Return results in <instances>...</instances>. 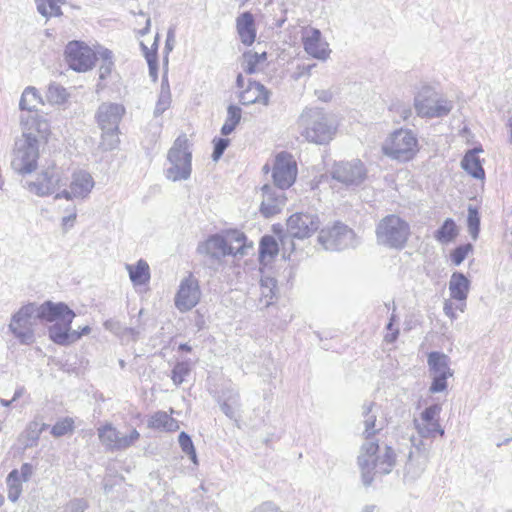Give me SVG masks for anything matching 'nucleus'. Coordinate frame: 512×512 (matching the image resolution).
Segmentation results:
<instances>
[{"instance_id": "27", "label": "nucleus", "mask_w": 512, "mask_h": 512, "mask_svg": "<svg viewBox=\"0 0 512 512\" xmlns=\"http://www.w3.org/2000/svg\"><path fill=\"white\" fill-rule=\"evenodd\" d=\"M219 402L223 413L228 418L237 421L239 417L238 412L241 406L239 393L232 389H228L222 393Z\"/></svg>"}, {"instance_id": "15", "label": "nucleus", "mask_w": 512, "mask_h": 512, "mask_svg": "<svg viewBox=\"0 0 512 512\" xmlns=\"http://www.w3.org/2000/svg\"><path fill=\"white\" fill-rule=\"evenodd\" d=\"M320 220L315 214L295 213L287 220V233L291 238L305 239L319 229Z\"/></svg>"}, {"instance_id": "11", "label": "nucleus", "mask_w": 512, "mask_h": 512, "mask_svg": "<svg viewBox=\"0 0 512 512\" xmlns=\"http://www.w3.org/2000/svg\"><path fill=\"white\" fill-rule=\"evenodd\" d=\"M318 242L325 250L342 251L356 248L359 239L350 227L341 222H336L332 227L322 229L319 232Z\"/></svg>"}, {"instance_id": "54", "label": "nucleus", "mask_w": 512, "mask_h": 512, "mask_svg": "<svg viewBox=\"0 0 512 512\" xmlns=\"http://www.w3.org/2000/svg\"><path fill=\"white\" fill-rule=\"evenodd\" d=\"M22 482L24 481L21 479L20 473L17 469H13L6 478L7 487L22 486Z\"/></svg>"}, {"instance_id": "34", "label": "nucleus", "mask_w": 512, "mask_h": 512, "mask_svg": "<svg viewBox=\"0 0 512 512\" xmlns=\"http://www.w3.org/2000/svg\"><path fill=\"white\" fill-rule=\"evenodd\" d=\"M279 252V246L276 239L271 235H264L259 244V259L264 262L266 258L269 260L274 258Z\"/></svg>"}, {"instance_id": "62", "label": "nucleus", "mask_w": 512, "mask_h": 512, "mask_svg": "<svg viewBox=\"0 0 512 512\" xmlns=\"http://www.w3.org/2000/svg\"><path fill=\"white\" fill-rule=\"evenodd\" d=\"M443 311L446 316H448L451 320H454L456 318V314L454 312L453 305L450 301L446 300L444 302Z\"/></svg>"}, {"instance_id": "17", "label": "nucleus", "mask_w": 512, "mask_h": 512, "mask_svg": "<svg viewBox=\"0 0 512 512\" xmlns=\"http://www.w3.org/2000/svg\"><path fill=\"white\" fill-rule=\"evenodd\" d=\"M272 176L277 188L280 190L289 188L295 182L297 176L295 161L285 153L278 154Z\"/></svg>"}, {"instance_id": "59", "label": "nucleus", "mask_w": 512, "mask_h": 512, "mask_svg": "<svg viewBox=\"0 0 512 512\" xmlns=\"http://www.w3.org/2000/svg\"><path fill=\"white\" fill-rule=\"evenodd\" d=\"M95 53L96 57L98 56L102 62L114 61L112 51L107 48L99 47Z\"/></svg>"}, {"instance_id": "21", "label": "nucleus", "mask_w": 512, "mask_h": 512, "mask_svg": "<svg viewBox=\"0 0 512 512\" xmlns=\"http://www.w3.org/2000/svg\"><path fill=\"white\" fill-rule=\"evenodd\" d=\"M262 195L260 211L265 217H271L281 211L285 204V197L281 191H276L266 184L262 187Z\"/></svg>"}, {"instance_id": "1", "label": "nucleus", "mask_w": 512, "mask_h": 512, "mask_svg": "<svg viewBox=\"0 0 512 512\" xmlns=\"http://www.w3.org/2000/svg\"><path fill=\"white\" fill-rule=\"evenodd\" d=\"M375 404L373 402L364 403L362 406V416L364 417V436L366 441L361 445L357 457V464L361 471V478L364 486H370L374 480L375 474H389L396 464V454L392 447L385 446L384 452L378 455L379 445L375 441L369 440L377 432L382 430L376 424L377 416L373 413Z\"/></svg>"}, {"instance_id": "8", "label": "nucleus", "mask_w": 512, "mask_h": 512, "mask_svg": "<svg viewBox=\"0 0 512 512\" xmlns=\"http://www.w3.org/2000/svg\"><path fill=\"white\" fill-rule=\"evenodd\" d=\"M43 307L44 303H28L12 315L8 328L20 344L31 345L35 342V321L42 320L40 310Z\"/></svg>"}, {"instance_id": "47", "label": "nucleus", "mask_w": 512, "mask_h": 512, "mask_svg": "<svg viewBox=\"0 0 512 512\" xmlns=\"http://www.w3.org/2000/svg\"><path fill=\"white\" fill-rule=\"evenodd\" d=\"M471 244L460 245L456 247L450 254L451 261L454 265L459 266L467 257L468 253L472 251Z\"/></svg>"}, {"instance_id": "46", "label": "nucleus", "mask_w": 512, "mask_h": 512, "mask_svg": "<svg viewBox=\"0 0 512 512\" xmlns=\"http://www.w3.org/2000/svg\"><path fill=\"white\" fill-rule=\"evenodd\" d=\"M74 421L71 418H64L54 424L51 434L55 437H61L73 430Z\"/></svg>"}, {"instance_id": "6", "label": "nucleus", "mask_w": 512, "mask_h": 512, "mask_svg": "<svg viewBox=\"0 0 512 512\" xmlns=\"http://www.w3.org/2000/svg\"><path fill=\"white\" fill-rule=\"evenodd\" d=\"M38 135L29 128L15 141L11 156V168L18 174L25 175L37 169L39 158Z\"/></svg>"}, {"instance_id": "10", "label": "nucleus", "mask_w": 512, "mask_h": 512, "mask_svg": "<svg viewBox=\"0 0 512 512\" xmlns=\"http://www.w3.org/2000/svg\"><path fill=\"white\" fill-rule=\"evenodd\" d=\"M382 150L386 156L406 162L413 159L418 152V139L411 130L401 128L389 135Z\"/></svg>"}, {"instance_id": "55", "label": "nucleus", "mask_w": 512, "mask_h": 512, "mask_svg": "<svg viewBox=\"0 0 512 512\" xmlns=\"http://www.w3.org/2000/svg\"><path fill=\"white\" fill-rule=\"evenodd\" d=\"M114 61L102 62L99 67V78L105 80L112 72Z\"/></svg>"}, {"instance_id": "44", "label": "nucleus", "mask_w": 512, "mask_h": 512, "mask_svg": "<svg viewBox=\"0 0 512 512\" xmlns=\"http://www.w3.org/2000/svg\"><path fill=\"white\" fill-rule=\"evenodd\" d=\"M190 372L191 368L188 362H178L172 370L171 379L176 386H179L184 382L185 377L188 376Z\"/></svg>"}, {"instance_id": "53", "label": "nucleus", "mask_w": 512, "mask_h": 512, "mask_svg": "<svg viewBox=\"0 0 512 512\" xmlns=\"http://www.w3.org/2000/svg\"><path fill=\"white\" fill-rule=\"evenodd\" d=\"M67 508L71 512H84L88 508V502L83 498L72 499Z\"/></svg>"}, {"instance_id": "35", "label": "nucleus", "mask_w": 512, "mask_h": 512, "mask_svg": "<svg viewBox=\"0 0 512 512\" xmlns=\"http://www.w3.org/2000/svg\"><path fill=\"white\" fill-rule=\"evenodd\" d=\"M458 230L453 219L447 218L441 227L436 230L434 237L440 243H449L457 236Z\"/></svg>"}, {"instance_id": "4", "label": "nucleus", "mask_w": 512, "mask_h": 512, "mask_svg": "<svg viewBox=\"0 0 512 512\" xmlns=\"http://www.w3.org/2000/svg\"><path fill=\"white\" fill-rule=\"evenodd\" d=\"M229 242L221 235L214 234L198 245L197 251L213 260L220 261L227 255H246L247 249L253 247L252 242L246 244V236L239 231L228 234Z\"/></svg>"}, {"instance_id": "57", "label": "nucleus", "mask_w": 512, "mask_h": 512, "mask_svg": "<svg viewBox=\"0 0 512 512\" xmlns=\"http://www.w3.org/2000/svg\"><path fill=\"white\" fill-rule=\"evenodd\" d=\"M18 471L20 473L21 479L24 482H27V481L30 480V478H31V476L33 474L34 468H33L32 464L24 463V464H22L20 470H18Z\"/></svg>"}, {"instance_id": "23", "label": "nucleus", "mask_w": 512, "mask_h": 512, "mask_svg": "<svg viewBox=\"0 0 512 512\" xmlns=\"http://www.w3.org/2000/svg\"><path fill=\"white\" fill-rule=\"evenodd\" d=\"M271 92L258 81H249L246 90L239 95V100L243 105L261 103L265 106L269 104Z\"/></svg>"}, {"instance_id": "9", "label": "nucleus", "mask_w": 512, "mask_h": 512, "mask_svg": "<svg viewBox=\"0 0 512 512\" xmlns=\"http://www.w3.org/2000/svg\"><path fill=\"white\" fill-rule=\"evenodd\" d=\"M170 166L166 169V177L173 181L187 180L192 171V152L186 135H180L174 141L167 154Z\"/></svg>"}, {"instance_id": "61", "label": "nucleus", "mask_w": 512, "mask_h": 512, "mask_svg": "<svg viewBox=\"0 0 512 512\" xmlns=\"http://www.w3.org/2000/svg\"><path fill=\"white\" fill-rule=\"evenodd\" d=\"M315 66H316V64H309V65L302 64V65H298L297 66L298 73H297V76L295 77V79H299L300 77H302L304 75H310L311 74V70Z\"/></svg>"}, {"instance_id": "64", "label": "nucleus", "mask_w": 512, "mask_h": 512, "mask_svg": "<svg viewBox=\"0 0 512 512\" xmlns=\"http://www.w3.org/2000/svg\"><path fill=\"white\" fill-rule=\"evenodd\" d=\"M76 212L75 210L73 211V213H71L70 215L66 216V217H63L62 219V225L63 226H73V223L74 221L76 220Z\"/></svg>"}, {"instance_id": "41", "label": "nucleus", "mask_w": 512, "mask_h": 512, "mask_svg": "<svg viewBox=\"0 0 512 512\" xmlns=\"http://www.w3.org/2000/svg\"><path fill=\"white\" fill-rule=\"evenodd\" d=\"M178 442L182 452L185 453L195 465H198L195 446L190 435L186 432H181L178 436Z\"/></svg>"}, {"instance_id": "7", "label": "nucleus", "mask_w": 512, "mask_h": 512, "mask_svg": "<svg viewBox=\"0 0 512 512\" xmlns=\"http://www.w3.org/2000/svg\"><path fill=\"white\" fill-rule=\"evenodd\" d=\"M125 107L119 103L104 102L96 112V121L102 130L101 147L103 150L109 151L115 149L119 144V124Z\"/></svg>"}, {"instance_id": "60", "label": "nucleus", "mask_w": 512, "mask_h": 512, "mask_svg": "<svg viewBox=\"0 0 512 512\" xmlns=\"http://www.w3.org/2000/svg\"><path fill=\"white\" fill-rule=\"evenodd\" d=\"M22 493V486L8 487V499L11 502H16Z\"/></svg>"}, {"instance_id": "48", "label": "nucleus", "mask_w": 512, "mask_h": 512, "mask_svg": "<svg viewBox=\"0 0 512 512\" xmlns=\"http://www.w3.org/2000/svg\"><path fill=\"white\" fill-rule=\"evenodd\" d=\"M242 116V110L240 107L236 105H229L227 108V123H230L233 127L236 128V126L239 124Z\"/></svg>"}, {"instance_id": "14", "label": "nucleus", "mask_w": 512, "mask_h": 512, "mask_svg": "<svg viewBox=\"0 0 512 512\" xmlns=\"http://www.w3.org/2000/svg\"><path fill=\"white\" fill-rule=\"evenodd\" d=\"M330 173L332 179L346 186H358L365 180L367 171L360 160H353L335 163Z\"/></svg>"}, {"instance_id": "13", "label": "nucleus", "mask_w": 512, "mask_h": 512, "mask_svg": "<svg viewBox=\"0 0 512 512\" xmlns=\"http://www.w3.org/2000/svg\"><path fill=\"white\" fill-rule=\"evenodd\" d=\"M97 433L101 444L108 451L125 450L140 438V434L136 429H132L127 435H123L111 424L99 427Z\"/></svg>"}, {"instance_id": "36", "label": "nucleus", "mask_w": 512, "mask_h": 512, "mask_svg": "<svg viewBox=\"0 0 512 512\" xmlns=\"http://www.w3.org/2000/svg\"><path fill=\"white\" fill-rule=\"evenodd\" d=\"M437 99V94L430 88L423 89L414 99V107L417 114L420 116V106L426 108V110H432Z\"/></svg>"}, {"instance_id": "38", "label": "nucleus", "mask_w": 512, "mask_h": 512, "mask_svg": "<svg viewBox=\"0 0 512 512\" xmlns=\"http://www.w3.org/2000/svg\"><path fill=\"white\" fill-rule=\"evenodd\" d=\"M276 288L277 281L274 278L265 277L261 279V301L263 302L264 306L268 307L272 304V300L275 297Z\"/></svg>"}, {"instance_id": "39", "label": "nucleus", "mask_w": 512, "mask_h": 512, "mask_svg": "<svg viewBox=\"0 0 512 512\" xmlns=\"http://www.w3.org/2000/svg\"><path fill=\"white\" fill-rule=\"evenodd\" d=\"M441 412V406L438 404L431 405L427 407L422 413H421V421L425 423H429L432 425L433 429H438V433L443 436L444 435V429L441 428L438 420V416Z\"/></svg>"}, {"instance_id": "56", "label": "nucleus", "mask_w": 512, "mask_h": 512, "mask_svg": "<svg viewBox=\"0 0 512 512\" xmlns=\"http://www.w3.org/2000/svg\"><path fill=\"white\" fill-rule=\"evenodd\" d=\"M386 329L388 331H390L389 333H387L385 336H384V340L387 342V343H393L397 340L398 336H399V329L398 328H394V324L391 323V322H388V324L386 325Z\"/></svg>"}, {"instance_id": "24", "label": "nucleus", "mask_w": 512, "mask_h": 512, "mask_svg": "<svg viewBox=\"0 0 512 512\" xmlns=\"http://www.w3.org/2000/svg\"><path fill=\"white\" fill-rule=\"evenodd\" d=\"M236 30L241 42L246 46H251L256 38L255 19L251 12L241 13L236 18Z\"/></svg>"}, {"instance_id": "40", "label": "nucleus", "mask_w": 512, "mask_h": 512, "mask_svg": "<svg viewBox=\"0 0 512 512\" xmlns=\"http://www.w3.org/2000/svg\"><path fill=\"white\" fill-rule=\"evenodd\" d=\"M67 98L68 93L62 85L55 82L49 84L46 92V99L49 103L60 105L63 104Z\"/></svg>"}, {"instance_id": "52", "label": "nucleus", "mask_w": 512, "mask_h": 512, "mask_svg": "<svg viewBox=\"0 0 512 512\" xmlns=\"http://www.w3.org/2000/svg\"><path fill=\"white\" fill-rule=\"evenodd\" d=\"M391 110H393L396 114H398L399 117L403 121L408 120L411 117V115H412L411 107L408 104H405V103L394 104L392 106Z\"/></svg>"}, {"instance_id": "31", "label": "nucleus", "mask_w": 512, "mask_h": 512, "mask_svg": "<svg viewBox=\"0 0 512 512\" xmlns=\"http://www.w3.org/2000/svg\"><path fill=\"white\" fill-rule=\"evenodd\" d=\"M43 99L35 87L29 86L22 93L19 107L21 110L33 111L37 106L43 104Z\"/></svg>"}, {"instance_id": "5", "label": "nucleus", "mask_w": 512, "mask_h": 512, "mask_svg": "<svg viewBox=\"0 0 512 512\" xmlns=\"http://www.w3.org/2000/svg\"><path fill=\"white\" fill-rule=\"evenodd\" d=\"M410 234L409 223L397 214L386 215L376 224L375 228L377 243L388 249H403Z\"/></svg>"}, {"instance_id": "26", "label": "nucleus", "mask_w": 512, "mask_h": 512, "mask_svg": "<svg viewBox=\"0 0 512 512\" xmlns=\"http://www.w3.org/2000/svg\"><path fill=\"white\" fill-rule=\"evenodd\" d=\"M449 362L450 358L442 352L433 351L428 354L427 363L432 375L453 376Z\"/></svg>"}, {"instance_id": "45", "label": "nucleus", "mask_w": 512, "mask_h": 512, "mask_svg": "<svg viewBox=\"0 0 512 512\" xmlns=\"http://www.w3.org/2000/svg\"><path fill=\"white\" fill-rule=\"evenodd\" d=\"M467 223L471 237L476 239L480 230V217L477 209L469 207Z\"/></svg>"}, {"instance_id": "19", "label": "nucleus", "mask_w": 512, "mask_h": 512, "mask_svg": "<svg viewBox=\"0 0 512 512\" xmlns=\"http://www.w3.org/2000/svg\"><path fill=\"white\" fill-rule=\"evenodd\" d=\"M62 186H65V183L62 182L59 173L50 169L43 171L36 181H27L24 185L30 192L38 196L53 194Z\"/></svg>"}, {"instance_id": "30", "label": "nucleus", "mask_w": 512, "mask_h": 512, "mask_svg": "<svg viewBox=\"0 0 512 512\" xmlns=\"http://www.w3.org/2000/svg\"><path fill=\"white\" fill-rule=\"evenodd\" d=\"M130 280L134 285H144L150 279L149 265L139 260L135 266L127 265Z\"/></svg>"}, {"instance_id": "22", "label": "nucleus", "mask_w": 512, "mask_h": 512, "mask_svg": "<svg viewBox=\"0 0 512 512\" xmlns=\"http://www.w3.org/2000/svg\"><path fill=\"white\" fill-rule=\"evenodd\" d=\"M304 50L313 58L325 61L330 54L328 44L321 39V32L318 29H311L303 37Z\"/></svg>"}, {"instance_id": "3", "label": "nucleus", "mask_w": 512, "mask_h": 512, "mask_svg": "<svg viewBox=\"0 0 512 512\" xmlns=\"http://www.w3.org/2000/svg\"><path fill=\"white\" fill-rule=\"evenodd\" d=\"M302 129L301 135L309 142L327 144L336 132V124L332 117L321 108L305 109L298 120Z\"/></svg>"}, {"instance_id": "42", "label": "nucleus", "mask_w": 512, "mask_h": 512, "mask_svg": "<svg viewBox=\"0 0 512 512\" xmlns=\"http://www.w3.org/2000/svg\"><path fill=\"white\" fill-rule=\"evenodd\" d=\"M171 104V95L169 91L168 84L163 81L161 85V93L159 95L158 101L156 103V107L154 110V116L158 117L162 115Z\"/></svg>"}, {"instance_id": "37", "label": "nucleus", "mask_w": 512, "mask_h": 512, "mask_svg": "<svg viewBox=\"0 0 512 512\" xmlns=\"http://www.w3.org/2000/svg\"><path fill=\"white\" fill-rule=\"evenodd\" d=\"M37 11L44 17L60 16L62 14L60 3L62 0H35Z\"/></svg>"}, {"instance_id": "51", "label": "nucleus", "mask_w": 512, "mask_h": 512, "mask_svg": "<svg viewBox=\"0 0 512 512\" xmlns=\"http://www.w3.org/2000/svg\"><path fill=\"white\" fill-rule=\"evenodd\" d=\"M433 381L431 383V386L429 388L431 393H438L442 392L447 388V379L450 376H439V375H432Z\"/></svg>"}, {"instance_id": "32", "label": "nucleus", "mask_w": 512, "mask_h": 512, "mask_svg": "<svg viewBox=\"0 0 512 512\" xmlns=\"http://www.w3.org/2000/svg\"><path fill=\"white\" fill-rule=\"evenodd\" d=\"M243 70L247 74H254L260 70L259 65L267 60V53H257L253 51H247L243 54Z\"/></svg>"}, {"instance_id": "28", "label": "nucleus", "mask_w": 512, "mask_h": 512, "mask_svg": "<svg viewBox=\"0 0 512 512\" xmlns=\"http://www.w3.org/2000/svg\"><path fill=\"white\" fill-rule=\"evenodd\" d=\"M149 427L161 429L166 432H174L179 429V422L168 415L166 412H156L149 421Z\"/></svg>"}, {"instance_id": "63", "label": "nucleus", "mask_w": 512, "mask_h": 512, "mask_svg": "<svg viewBox=\"0 0 512 512\" xmlns=\"http://www.w3.org/2000/svg\"><path fill=\"white\" fill-rule=\"evenodd\" d=\"M41 433V430L39 431H30L28 432V439L29 441H31L30 443H27L26 444V447H31L33 446L35 443H37L38 439H39V435Z\"/></svg>"}, {"instance_id": "33", "label": "nucleus", "mask_w": 512, "mask_h": 512, "mask_svg": "<svg viewBox=\"0 0 512 512\" xmlns=\"http://www.w3.org/2000/svg\"><path fill=\"white\" fill-rule=\"evenodd\" d=\"M452 109V101L438 97L433 105L432 110H426V108L420 106V116L428 118L443 117L448 115Z\"/></svg>"}, {"instance_id": "12", "label": "nucleus", "mask_w": 512, "mask_h": 512, "mask_svg": "<svg viewBox=\"0 0 512 512\" xmlns=\"http://www.w3.org/2000/svg\"><path fill=\"white\" fill-rule=\"evenodd\" d=\"M65 59L71 69L86 72L95 64L96 53L80 41H71L65 48Z\"/></svg>"}, {"instance_id": "25", "label": "nucleus", "mask_w": 512, "mask_h": 512, "mask_svg": "<svg viewBox=\"0 0 512 512\" xmlns=\"http://www.w3.org/2000/svg\"><path fill=\"white\" fill-rule=\"evenodd\" d=\"M470 289L469 279L461 272H454L449 281L451 298L464 302Z\"/></svg>"}, {"instance_id": "20", "label": "nucleus", "mask_w": 512, "mask_h": 512, "mask_svg": "<svg viewBox=\"0 0 512 512\" xmlns=\"http://www.w3.org/2000/svg\"><path fill=\"white\" fill-rule=\"evenodd\" d=\"M413 446L416 449V455L411 451L408 456V461L405 465V475L412 480L418 479L425 471L429 461V450L424 447L421 440L418 443L415 439H411Z\"/></svg>"}, {"instance_id": "58", "label": "nucleus", "mask_w": 512, "mask_h": 512, "mask_svg": "<svg viewBox=\"0 0 512 512\" xmlns=\"http://www.w3.org/2000/svg\"><path fill=\"white\" fill-rule=\"evenodd\" d=\"M253 512H282L273 502H263Z\"/></svg>"}, {"instance_id": "49", "label": "nucleus", "mask_w": 512, "mask_h": 512, "mask_svg": "<svg viewBox=\"0 0 512 512\" xmlns=\"http://www.w3.org/2000/svg\"><path fill=\"white\" fill-rule=\"evenodd\" d=\"M213 142H214V149H213V153H212V159L214 161H218L222 157L226 148L228 147L229 140L226 138H216V139H214Z\"/></svg>"}, {"instance_id": "2", "label": "nucleus", "mask_w": 512, "mask_h": 512, "mask_svg": "<svg viewBox=\"0 0 512 512\" xmlns=\"http://www.w3.org/2000/svg\"><path fill=\"white\" fill-rule=\"evenodd\" d=\"M42 320L55 322L48 329L49 338L56 344L68 346L80 339V334L71 329L75 313L64 302L45 301L40 310Z\"/></svg>"}, {"instance_id": "18", "label": "nucleus", "mask_w": 512, "mask_h": 512, "mask_svg": "<svg viewBox=\"0 0 512 512\" xmlns=\"http://www.w3.org/2000/svg\"><path fill=\"white\" fill-rule=\"evenodd\" d=\"M94 187V180L90 173L84 170L76 171L72 174L69 189H64L57 193L55 198H65L72 200L74 198H86Z\"/></svg>"}, {"instance_id": "43", "label": "nucleus", "mask_w": 512, "mask_h": 512, "mask_svg": "<svg viewBox=\"0 0 512 512\" xmlns=\"http://www.w3.org/2000/svg\"><path fill=\"white\" fill-rule=\"evenodd\" d=\"M140 45L144 52L146 61L148 63L149 75L152 78V80L155 82V81H157V78H158V58H157L156 49L149 50L148 47L143 42H141Z\"/></svg>"}, {"instance_id": "50", "label": "nucleus", "mask_w": 512, "mask_h": 512, "mask_svg": "<svg viewBox=\"0 0 512 512\" xmlns=\"http://www.w3.org/2000/svg\"><path fill=\"white\" fill-rule=\"evenodd\" d=\"M414 425L419 435L423 438L433 436L434 433H438V429H433L432 425L423 421L419 422L417 419L414 420Z\"/></svg>"}, {"instance_id": "29", "label": "nucleus", "mask_w": 512, "mask_h": 512, "mask_svg": "<svg viewBox=\"0 0 512 512\" xmlns=\"http://www.w3.org/2000/svg\"><path fill=\"white\" fill-rule=\"evenodd\" d=\"M462 168L476 179H483L485 176L484 169L480 159L474 150L468 151L461 161Z\"/></svg>"}, {"instance_id": "16", "label": "nucleus", "mask_w": 512, "mask_h": 512, "mask_svg": "<svg viewBox=\"0 0 512 512\" xmlns=\"http://www.w3.org/2000/svg\"><path fill=\"white\" fill-rule=\"evenodd\" d=\"M201 291L198 280L190 274L184 278L175 296V306L181 312L194 308L200 301Z\"/></svg>"}]
</instances>
